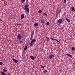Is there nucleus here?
<instances>
[{
	"mask_svg": "<svg viewBox=\"0 0 75 75\" xmlns=\"http://www.w3.org/2000/svg\"><path fill=\"white\" fill-rule=\"evenodd\" d=\"M29 6L28 4H26L24 6V9L25 11H27L28 13H29V8L28 7Z\"/></svg>",
	"mask_w": 75,
	"mask_h": 75,
	"instance_id": "f257e3e1",
	"label": "nucleus"
},
{
	"mask_svg": "<svg viewBox=\"0 0 75 75\" xmlns=\"http://www.w3.org/2000/svg\"><path fill=\"white\" fill-rule=\"evenodd\" d=\"M22 38V36H21V35L20 34H18L17 36V40H20Z\"/></svg>",
	"mask_w": 75,
	"mask_h": 75,
	"instance_id": "f03ea898",
	"label": "nucleus"
},
{
	"mask_svg": "<svg viewBox=\"0 0 75 75\" xmlns=\"http://www.w3.org/2000/svg\"><path fill=\"white\" fill-rule=\"evenodd\" d=\"M57 23L58 24H61L62 23V19H59L57 21Z\"/></svg>",
	"mask_w": 75,
	"mask_h": 75,
	"instance_id": "7ed1b4c3",
	"label": "nucleus"
},
{
	"mask_svg": "<svg viewBox=\"0 0 75 75\" xmlns=\"http://www.w3.org/2000/svg\"><path fill=\"white\" fill-rule=\"evenodd\" d=\"M44 22H45V19L44 18L41 19V23L42 24H44Z\"/></svg>",
	"mask_w": 75,
	"mask_h": 75,
	"instance_id": "20e7f679",
	"label": "nucleus"
},
{
	"mask_svg": "<svg viewBox=\"0 0 75 75\" xmlns=\"http://www.w3.org/2000/svg\"><path fill=\"white\" fill-rule=\"evenodd\" d=\"M54 55L52 54H50L49 57V58L51 59H52V58H54Z\"/></svg>",
	"mask_w": 75,
	"mask_h": 75,
	"instance_id": "39448f33",
	"label": "nucleus"
},
{
	"mask_svg": "<svg viewBox=\"0 0 75 75\" xmlns=\"http://www.w3.org/2000/svg\"><path fill=\"white\" fill-rule=\"evenodd\" d=\"M30 57L31 59H32V60H34V59H35V58H36V57L30 56Z\"/></svg>",
	"mask_w": 75,
	"mask_h": 75,
	"instance_id": "423d86ee",
	"label": "nucleus"
},
{
	"mask_svg": "<svg viewBox=\"0 0 75 75\" xmlns=\"http://www.w3.org/2000/svg\"><path fill=\"white\" fill-rule=\"evenodd\" d=\"M12 59L13 61H14V62H15L16 64H17V62H18V60H15V59H14V58H12Z\"/></svg>",
	"mask_w": 75,
	"mask_h": 75,
	"instance_id": "0eeeda50",
	"label": "nucleus"
},
{
	"mask_svg": "<svg viewBox=\"0 0 75 75\" xmlns=\"http://www.w3.org/2000/svg\"><path fill=\"white\" fill-rule=\"evenodd\" d=\"M31 43L29 44L30 46H31V47H33L34 45V43H33L31 40Z\"/></svg>",
	"mask_w": 75,
	"mask_h": 75,
	"instance_id": "6e6552de",
	"label": "nucleus"
},
{
	"mask_svg": "<svg viewBox=\"0 0 75 75\" xmlns=\"http://www.w3.org/2000/svg\"><path fill=\"white\" fill-rule=\"evenodd\" d=\"M51 40H55L56 41H57V42H59V41H58V40H57V39H54V38H51Z\"/></svg>",
	"mask_w": 75,
	"mask_h": 75,
	"instance_id": "1a4fd4ad",
	"label": "nucleus"
},
{
	"mask_svg": "<svg viewBox=\"0 0 75 75\" xmlns=\"http://www.w3.org/2000/svg\"><path fill=\"white\" fill-rule=\"evenodd\" d=\"M24 14H22L21 15V19H23V18H24Z\"/></svg>",
	"mask_w": 75,
	"mask_h": 75,
	"instance_id": "9d476101",
	"label": "nucleus"
},
{
	"mask_svg": "<svg viewBox=\"0 0 75 75\" xmlns=\"http://www.w3.org/2000/svg\"><path fill=\"white\" fill-rule=\"evenodd\" d=\"M1 75H6V74L5 73L3 72V71H1Z\"/></svg>",
	"mask_w": 75,
	"mask_h": 75,
	"instance_id": "9b49d317",
	"label": "nucleus"
},
{
	"mask_svg": "<svg viewBox=\"0 0 75 75\" xmlns=\"http://www.w3.org/2000/svg\"><path fill=\"white\" fill-rule=\"evenodd\" d=\"M71 8L72 9L71 10V11H75V8L73 6H72L71 7Z\"/></svg>",
	"mask_w": 75,
	"mask_h": 75,
	"instance_id": "f8f14e48",
	"label": "nucleus"
},
{
	"mask_svg": "<svg viewBox=\"0 0 75 75\" xmlns=\"http://www.w3.org/2000/svg\"><path fill=\"white\" fill-rule=\"evenodd\" d=\"M34 25H35V27H37V26L38 25V24L37 23H36L34 24Z\"/></svg>",
	"mask_w": 75,
	"mask_h": 75,
	"instance_id": "ddd939ff",
	"label": "nucleus"
},
{
	"mask_svg": "<svg viewBox=\"0 0 75 75\" xmlns=\"http://www.w3.org/2000/svg\"><path fill=\"white\" fill-rule=\"evenodd\" d=\"M66 55H67V56H69V57H72V55H71V54H66Z\"/></svg>",
	"mask_w": 75,
	"mask_h": 75,
	"instance_id": "4468645a",
	"label": "nucleus"
},
{
	"mask_svg": "<svg viewBox=\"0 0 75 75\" xmlns=\"http://www.w3.org/2000/svg\"><path fill=\"white\" fill-rule=\"evenodd\" d=\"M31 41L33 43V42L34 43V42H35V41H36V40H35V39H33Z\"/></svg>",
	"mask_w": 75,
	"mask_h": 75,
	"instance_id": "2eb2a0df",
	"label": "nucleus"
},
{
	"mask_svg": "<svg viewBox=\"0 0 75 75\" xmlns=\"http://www.w3.org/2000/svg\"><path fill=\"white\" fill-rule=\"evenodd\" d=\"M25 1V0H21V2L22 3H24Z\"/></svg>",
	"mask_w": 75,
	"mask_h": 75,
	"instance_id": "dca6fc26",
	"label": "nucleus"
},
{
	"mask_svg": "<svg viewBox=\"0 0 75 75\" xmlns=\"http://www.w3.org/2000/svg\"><path fill=\"white\" fill-rule=\"evenodd\" d=\"M27 48H28L27 46H26L25 47V48H24V51H25V50H27Z\"/></svg>",
	"mask_w": 75,
	"mask_h": 75,
	"instance_id": "f3484780",
	"label": "nucleus"
},
{
	"mask_svg": "<svg viewBox=\"0 0 75 75\" xmlns=\"http://www.w3.org/2000/svg\"><path fill=\"white\" fill-rule=\"evenodd\" d=\"M3 72H7V70L5 69H3Z\"/></svg>",
	"mask_w": 75,
	"mask_h": 75,
	"instance_id": "a211bd4d",
	"label": "nucleus"
},
{
	"mask_svg": "<svg viewBox=\"0 0 75 75\" xmlns=\"http://www.w3.org/2000/svg\"><path fill=\"white\" fill-rule=\"evenodd\" d=\"M72 51H75V47H72Z\"/></svg>",
	"mask_w": 75,
	"mask_h": 75,
	"instance_id": "6ab92c4d",
	"label": "nucleus"
},
{
	"mask_svg": "<svg viewBox=\"0 0 75 75\" xmlns=\"http://www.w3.org/2000/svg\"><path fill=\"white\" fill-rule=\"evenodd\" d=\"M40 66H41V67L42 68H43V69H44V67H45V66H42V65H40Z\"/></svg>",
	"mask_w": 75,
	"mask_h": 75,
	"instance_id": "aec40b11",
	"label": "nucleus"
},
{
	"mask_svg": "<svg viewBox=\"0 0 75 75\" xmlns=\"http://www.w3.org/2000/svg\"><path fill=\"white\" fill-rule=\"evenodd\" d=\"M66 20L67 21H68V22H70V21L67 18H66Z\"/></svg>",
	"mask_w": 75,
	"mask_h": 75,
	"instance_id": "412c9836",
	"label": "nucleus"
},
{
	"mask_svg": "<svg viewBox=\"0 0 75 75\" xmlns=\"http://www.w3.org/2000/svg\"><path fill=\"white\" fill-rule=\"evenodd\" d=\"M38 13H42V11L41 10H39L38 11Z\"/></svg>",
	"mask_w": 75,
	"mask_h": 75,
	"instance_id": "4be33fe9",
	"label": "nucleus"
},
{
	"mask_svg": "<svg viewBox=\"0 0 75 75\" xmlns=\"http://www.w3.org/2000/svg\"><path fill=\"white\" fill-rule=\"evenodd\" d=\"M48 72V71L47 70H45V71H43L44 73H47Z\"/></svg>",
	"mask_w": 75,
	"mask_h": 75,
	"instance_id": "5701e85b",
	"label": "nucleus"
},
{
	"mask_svg": "<svg viewBox=\"0 0 75 75\" xmlns=\"http://www.w3.org/2000/svg\"><path fill=\"white\" fill-rule=\"evenodd\" d=\"M19 42L20 43V44H23V41H20Z\"/></svg>",
	"mask_w": 75,
	"mask_h": 75,
	"instance_id": "b1692460",
	"label": "nucleus"
},
{
	"mask_svg": "<svg viewBox=\"0 0 75 75\" xmlns=\"http://www.w3.org/2000/svg\"><path fill=\"white\" fill-rule=\"evenodd\" d=\"M49 24H50V23H49V22H47L46 25H48Z\"/></svg>",
	"mask_w": 75,
	"mask_h": 75,
	"instance_id": "393cba45",
	"label": "nucleus"
},
{
	"mask_svg": "<svg viewBox=\"0 0 75 75\" xmlns=\"http://www.w3.org/2000/svg\"><path fill=\"white\" fill-rule=\"evenodd\" d=\"M43 14L46 16H48L47 14L45 13H44Z\"/></svg>",
	"mask_w": 75,
	"mask_h": 75,
	"instance_id": "a878e982",
	"label": "nucleus"
},
{
	"mask_svg": "<svg viewBox=\"0 0 75 75\" xmlns=\"http://www.w3.org/2000/svg\"><path fill=\"white\" fill-rule=\"evenodd\" d=\"M33 35H34V33H32L31 34V37H33Z\"/></svg>",
	"mask_w": 75,
	"mask_h": 75,
	"instance_id": "bb28decb",
	"label": "nucleus"
},
{
	"mask_svg": "<svg viewBox=\"0 0 75 75\" xmlns=\"http://www.w3.org/2000/svg\"><path fill=\"white\" fill-rule=\"evenodd\" d=\"M2 64H3V62H0V65H2Z\"/></svg>",
	"mask_w": 75,
	"mask_h": 75,
	"instance_id": "cd10ccee",
	"label": "nucleus"
},
{
	"mask_svg": "<svg viewBox=\"0 0 75 75\" xmlns=\"http://www.w3.org/2000/svg\"><path fill=\"white\" fill-rule=\"evenodd\" d=\"M66 0H64V3L65 4H66Z\"/></svg>",
	"mask_w": 75,
	"mask_h": 75,
	"instance_id": "c85d7f7f",
	"label": "nucleus"
},
{
	"mask_svg": "<svg viewBox=\"0 0 75 75\" xmlns=\"http://www.w3.org/2000/svg\"><path fill=\"white\" fill-rule=\"evenodd\" d=\"M6 75H10V73H8V74H6Z\"/></svg>",
	"mask_w": 75,
	"mask_h": 75,
	"instance_id": "c756f323",
	"label": "nucleus"
},
{
	"mask_svg": "<svg viewBox=\"0 0 75 75\" xmlns=\"http://www.w3.org/2000/svg\"><path fill=\"white\" fill-rule=\"evenodd\" d=\"M17 25H21V24L20 23L19 24H17Z\"/></svg>",
	"mask_w": 75,
	"mask_h": 75,
	"instance_id": "7c9ffc66",
	"label": "nucleus"
},
{
	"mask_svg": "<svg viewBox=\"0 0 75 75\" xmlns=\"http://www.w3.org/2000/svg\"><path fill=\"white\" fill-rule=\"evenodd\" d=\"M59 13H61V10H59Z\"/></svg>",
	"mask_w": 75,
	"mask_h": 75,
	"instance_id": "2f4dec72",
	"label": "nucleus"
},
{
	"mask_svg": "<svg viewBox=\"0 0 75 75\" xmlns=\"http://www.w3.org/2000/svg\"><path fill=\"white\" fill-rule=\"evenodd\" d=\"M0 21H2V22H3V21L1 19H0Z\"/></svg>",
	"mask_w": 75,
	"mask_h": 75,
	"instance_id": "473e14b6",
	"label": "nucleus"
},
{
	"mask_svg": "<svg viewBox=\"0 0 75 75\" xmlns=\"http://www.w3.org/2000/svg\"><path fill=\"white\" fill-rule=\"evenodd\" d=\"M47 38V40H49V38Z\"/></svg>",
	"mask_w": 75,
	"mask_h": 75,
	"instance_id": "72a5a7b5",
	"label": "nucleus"
},
{
	"mask_svg": "<svg viewBox=\"0 0 75 75\" xmlns=\"http://www.w3.org/2000/svg\"><path fill=\"white\" fill-rule=\"evenodd\" d=\"M47 42H48V41H49V40H47Z\"/></svg>",
	"mask_w": 75,
	"mask_h": 75,
	"instance_id": "f704fd0d",
	"label": "nucleus"
},
{
	"mask_svg": "<svg viewBox=\"0 0 75 75\" xmlns=\"http://www.w3.org/2000/svg\"><path fill=\"white\" fill-rule=\"evenodd\" d=\"M59 13L60 14V12H58V14H59Z\"/></svg>",
	"mask_w": 75,
	"mask_h": 75,
	"instance_id": "c9c22d12",
	"label": "nucleus"
},
{
	"mask_svg": "<svg viewBox=\"0 0 75 75\" xmlns=\"http://www.w3.org/2000/svg\"><path fill=\"white\" fill-rule=\"evenodd\" d=\"M74 62H75V63H74V65H75V61H74Z\"/></svg>",
	"mask_w": 75,
	"mask_h": 75,
	"instance_id": "e433bc0d",
	"label": "nucleus"
},
{
	"mask_svg": "<svg viewBox=\"0 0 75 75\" xmlns=\"http://www.w3.org/2000/svg\"><path fill=\"white\" fill-rule=\"evenodd\" d=\"M30 40H33V39H32V38H30Z\"/></svg>",
	"mask_w": 75,
	"mask_h": 75,
	"instance_id": "4c0bfd02",
	"label": "nucleus"
},
{
	"mask_svg": "<svg viewBox=\"0 0 75 75\" xmlns=\"http://www.w3.org/2000/svg\"><path fill=\"white\" fill-rule=\"evenodd\" d=\"M1 59L0 58V59Z\"/></svg>",
	"mask_w": 75,
	"mask_h": 75,
	"instance_id": "58836bf2",
	"label": "nucleus"
},
{
	"mask_svg": "<svg viewBox=\"0 0 75 75\" xmlns=\"http://www.w3.org/2000/svg\"><path fill=\"white\" fill-rule=\"evenodd\" d=\"M0 13H1V12H0Z\"/></svg>",
	"mask_w": 75,
	"mask_h": 75,
	"instance_id": "ea45409f",
	"label": "nucleus"
},
{
	"mask_svg": "<svg viewBox=\"0 0 75 75\" xmlns=\"http://www.w3.org/2000/svg\"><path fill=\"white\" fill-rule=\"evenodd\" d=\"M62 1H63V0H62Z\"/></svg>",
	"mask_w": 75,
	"mask_h": 75,
	"instance_id": "a19ab883",
	"label": "nucleus"
}]
</instances>
